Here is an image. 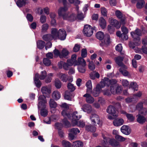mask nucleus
<instances>
[{
    "label": "nucleus",
    "instance_id": "f257e3e1",
    "mask_svg": "<svg viewBox=\"0 0 147 147\" xmlns=\"http://www.w3.org/2000/svg\"><path fill=\"white\" fill-rule=\"evenodd\" d=\"M41 90L43 95H40L39 97L38 107V108H45L47 101L44 95L46 94H49L51 93V87L50 85L43 86L41 88Z\"/></svg>",
    "mask_w": 147,
    "mask_h": 147
},
{
    "label": "nucleus",
    "instance_id": "f03ea898",
    "mask_svg": "<svg viewBox=\"0 0 147 147\" xmlns=\"http://www.w3.org/2000/svg\"><path fill=\"white\" fill-rule=\"evenodd\" d=\"M96 36L99 40H102L104 37V40L100 44L101 46L107 47L110 42L109 35L107 34L104 36V33L102 32L99 31L97 32L96 34Z\"/></svg>",
    "mask_w": 147,
    "mask_h": 147
},
{
    "label": "nucleus",
    "instance_id": "7ed1b4c3",
    "mask_svg": "<svg viewBox=\"0 0 147 147\" xmlns=\"http://www.w3.org/2000/svg\"><path fill=\"white\" fill-rule=\"evenodd\" d=\"M47 73L45 71H42L40 76L37 73L35 74L34 78V81L37 87L39 88L41 85V83L39 80V79H40L41 80H43L45 79Z\"/></svg>",
    "mask_w": 147,
    "mask_h": 147
},
{
    "label": "nucleus",
    "instance_id": "20e7f679",
    "mask_svg": "<svg viewBox=\"0 0 147 147\" xmlns=\"http://www.w3.org/2000/svg\"><path fill=\"white\" fill-rule=\"evenodd\" d=\"M130 34L132 38L134 39V41H136V42L135 43V45H139L140 43V36L142 35L141 30L140 29L137 28L134 31L131 32Z\"/></svg>",
    "mask_w": 147,
    "mask_h": 147
},
{
    "label": "nucleus",
    "instance_id": "39448f33",
    "mask_svg": "<svg viewBox=\"0 0 147 147\" xmlns=\"http://www.w3.org/2000/svg\"><path fill=\"white\" fill-rule=\"evenodd\" d=\"M106 134H102V136L103 139L104 143L105 144L108 142L109 144L112 146L116 147L119 145V142L113 138H109L106 137L105 135Z\"/></svg>",
    "mask_w": 147,
    "mask_h": 147
},
{
    "label": "nucleus",
    "instance_id": "423d86ee",
    "mask_svg": "<svg viewBox=\"0 0 147 147\" xmlns=\"http://www.w3.org/2000/svg\"><path fill=\"white\" fill-rule=\"evenodd\" d=\"M68 7L66 5L60 7L58 10V13L60 17L63 18L64 19L66 18L67 15H68V13L67 12Z\"/></svg>",
    "mask_w": 147,
    "mask_h": 147
},
{
    "label": "nucleus",
    "instance_id": "0eeeda50",
    "mask_svg": "<svg viewBox=\"0 0 147 147\" xmlns=\"http://www.w3.org/2000/svg\"><path fill=\"white\" fill-rule=\"evenodd\" d=\"M117 83V81L116 80L113 79L111 80H109L107 78H105L100 82V84L102 88H104L105 86H108L110 85H115V84Z\"/></svg>",
    "mask_w": 147,
    "mask_h": 147
},
{
    "label": "nucleus",
    "instance_id": "6e6552de",
    "mask_svg": "<svg viewBox=\"0 0 147 147\" xmlns=\"http://www.w3.org/2000/svg\"><path fill=\"white\" fill-rule=\"evenodd\" d=\"M83 32L85 36H90L93 34V29L91 26L86 25L84 26Z\"/></svg>",
    "mask_w": 147,
    "mask_h": 147
},
{
    "label": "nucleus",
    "instance_id": "1a4fd4ad",
    "mask_svg": "<svg viewBox=\"0 0 147 147\" xmlns=\"http://www.w3.org/2000/svg\"><path fill=\"white\" fill-rule=\"evenodd\" d=\"M90 119L92 123L94 125L96 123L100 125L101 124L99 116L96 114H91L90 116Z\"/></svg>",
    "mask_w": 147,
    "mask_h": 147
},
{
    "label": "nucleus",
    "instance_id": "9d476101",
    "mask_svg": "<svg viewBox=\"0 0 147 147\" xmlns=\"http://www.w3.org/2000/svg\"><path fill=\"white\" fill-rule=\"evenodd\" d=\"M71 117L70 118L72 120V123L73 126L76 125L77 121L81 117V115L78 113L77 111L74 112L71 115Z\"/></svg>",
    "mask_w": 147,
    "mask_h": 147
},
{
    "label": "nucleus",
    "instance_id": "9b49d317",
    "mask_svg": "<svg viewBox=\"0 0 147 147\" xmlns=\"http://www.w3.org/2000/svg\"><path fill=\"white\" fill-rule=\"evenodd\" d=\"M110 91L113 94H119L122 91V88L120 86H119L117 85H114L111 86Z\"/></svg>",
    "mask_w": 147,
    "mask_h": 147
},
{
    "label": "nucleus",
    "instance_id": "f8f14e48",
    "mask_svg": "<svg viewBox=\"0 0 147 147\" xmlns=\"http://www.w3.org/2000/svg\"><path fill=\"white\" fill-rule=\"evenodd\" d=\"M58 38L59 39L64 40L65 39L66 36V32L64 29H60L58 31Z\"/></svg>",
    "mask_w": 147,
    "mask_h": 147
},
{
    "label": "nucleus",
    "instance_id": "ddd939ff",
    "mask_svg": "<svg viewBox=\"0 0 147 147\" xmlns=\"http://www.w3.org/2000/svg\"><path fill=\"white\" fill-rule=\"evenodd\" d=\"M102 88L101 86L100 83V84H98L95 88L93 90V95L95 97L98 96L101 92Z\"/></svg>",
    "mask_w": 147,
    "mask_h": 147
},
{
    "label": "nucleus",
    "instance_id": "4468645a",
    "mask_svg": "<svg viewBox=\"0 0 147 147\" xmlns=\"http://www.w3.org/2000/svg\"><path fill=\"white\" fill-rule=\"evenodd\" d=\"M109 22L111 23V25L116 27L117 28H119L121 26V24L118 22L116 20H114L112 18L109 19Z\"/></svg>",
    "mask_w": 147,
    "mask_h": 147
},
{
    "label": "nucleus",
    "instance_id": "2eb2a0df",
    "mask_svg": "<svg viewBox=\"0 0 147 147\" xmlns=\"http://www.w3.org/2000/svg\"><path fill=\"white\" fill-rule=\"evenodd\" d=\"M107 111L108 113L113 115V116H115V118H116L118 116L117 115H114L115 113L116 112V110L115 107L113 106H109L107 108Z\"/></svg>",
    "mask_w": 147,
    "mask_h": 147
},
{
    "label": "nucleus",
    "instance_id": "dca6fc26",
    "mask_svg": "<svg viewBox=\"0 0 147 147\" xmlns=\"http://www.w3.org/2000/svg\"><path fill=\"white\" fill-rule=\"evenodd\" d=\"M121 131L123 134L126 135H128L131 132L129 127L126 125H123L121 127Z\"/></svg>",
    "mask_w": 147,
    "mask_h": 147
},
{
    "label": "nucleus",
    "instance_id": "f3484780",
    "mask_svg": "<svg viewBox=\"0 0 147 147\" xmlns=\"http://www.w3.org/2000/svg\"><path fill=\"white\" fill-rule=\"evenodd\" d=\"M51 35L52 39L55 40L58 38V31L57 29L53 28L51 29Z\"/></svg>",
    "mask_w": 147,
    "mask_h": 147
},
{
    "label": "nucleus",
    "instance_id": "a211bd4d",
    "mask_svg": "<svg viewBox=\"0 0 147 147\" xmlns=\"http://www.w3.org/2000/svg\"><path fill=\"white\" fill-rule=\"evenodd\" d=\"M82 109L84 112L88 113H91L92 110V106L88 104L84 105Z\"/></svg>",
    "mask_w": 147,
    "mask_h": 147
},
{
    "label": "nucleus",
    "instance_id": "6ab92c4d",
    "mask_svg": "<svg viewBox=\"0 0 147 147\" xmlns=\"http://www.w3.org/2000/svg\"><path fill=\"white\" fill-rule=\"evenodd\" d=\"M124 122V120L122 119H117L113 121V123L115 126L118 127L122 125Z\"/></svg>",
    "mask_w": 147,
    "mask_h": 147
},
{
    "label": "nucleus",
    "instance_id": "aec40b11",
    "mask_svg": "<svg viewBox=\"0 0 147 147\" xmlns=\"http://www.w3.org/2000/svg\"><path fill=\"white\" fill-rule=\"evenodd\" d=\"M76 65L86 66V63L85 61L82 57L79 58L78 60L75 62Z\"/></svg>",
    "mask_w": 147,
    "mask_h": 147
},
{
    "label": "nucleus",
    "instance_id": "412c9836",
    "mask_svg": "<svg viewBox=\"0 0 147 147\" xmlns=\"http://www.w3.org/2000/svg\"><path fill=\"white\" fill-rule=\"evenodd\" d=\"M69 54V52L67 49L63 48L61 52V54L59 55V57L60 58H67V56Z\"/></svg>",
    "mask_w": 147,
    "mask_h": 147
},
{
    "label": "nucleus",
    "instance_id": "4be33fe9",
    "mask_svg": "<svg viewBox=\"0 0 147 147\" xmlns=\"http://www.w3.org/2000/svg\"><path fill=\"white\" fill-rule=\"evenodd\" d=\"M138 86L136 82H131L130 84L129 90H131V92H133L135 90H137Z\"/></svg>",
    "mask_w": 147,
    "mask_h": 147
},
{
    "label": "nucleus",
    "instance_id": "5701e85b",
    "mask_svg": "<svg viewBox=\"0 0 147 147\" xmlns=\"http://www.w3.org/2000/svg\"><path fill=\"white\" fill-rule=\"evenodd\" d=\"M52 97L55 100H57L61 97V95L59 92L57 90L54 91L52 94Z\"/></svg>",
    "mask_w": 147,
    "mask_h": 147
},
{
    "label": "nucleus",
    "instance_id": "b1692460",
    "mask_svg": "<svg viewBox=\"0 0 147 147\" xmlns=\"http://www.w3.org/2000/svg\"><path fill=\"white\" fill-rule=\"evenodd\" d=\"M58 65L60 68H63L65 70H67L68 69V67L69 66L67 63H66L62 61L59 62L58 63Z\"/></svg>",
    "mask_w": 147,
    "mask_h": 147
},
{
    "label": "nucleus",
    "instance_id": "393cba45",
    "mask_svg": "<svg viewBox=\"0 0 147 147\" xmlns=\"http://www.w3.org/2000/svg\"><path fill=\"white\" fill-rule=\"evenodd\" d=\"M83 96L86 97V100L87 103H92L94 102V98L90 94L87 93L84 94Z\"/></svg>",
    "mask_w": 147,
    "mask_h": 147
},
{
    "label": "nucleus",
    "instance_id": "a878e982",
    "mask_svg": "<svg viewBox=\"0 0 147 147\" xmlns=\"http://www.w3.org/2000/svg\"><path fill=\"white\" fill-rule=\"evenodd\" d=\"M99 24L102 28H105L107 25L105 20L103 18H100L99 20Z\"/></svg>",
    "mask_w": 147,
    "mask_h": 147
},
{
    "label": "nucleus",
    "instance_id": "bb28decb",
    "mask_svg": "<svg viewBox=\"0 0 147 147\" xmlns=\"http://www.w3.org/2000/svg\"><path fill=\"white\" fill-rule=\"evenodd\" d=\"M58 77L63 82H66L68 80V76L67 74L63 73H59L58 74Z\"/></svg>",
    "mask_w": 147,
    "mask_h": 147
},
{
    "label": "nucleus",
    "instance_id": "cd10ccee",
    "mask_svg": "<svg viewBox=\"0 0 147 147\" xmlns=\"http://www.w3.org/2000/svg\"><path fill=\"white\" fill-rule=\"evenodd\" d=\"M145 2L144 0H138L136 6L138 9H141L144 6Z\"/></svg>",
    "mask_w": 147,
    "mask_h": 147
},
{
    "label": "nucleus",
    "instance_id": "c85d7f7f",
    "mask_svg": "<svg viewBox=\"0 0 147 147\" xmlns=\"http://www.w3.org/2000/svg\"><path fill=\"white\" fill-rule=\"evenodd\" d=\"M137 116L138 117L137 118V121L139 123L142 124L146 121V119L144 116L141 115L140 114H139Z\"/></svg>",
    "mask_w": 147,
    "mask_h": 147
},
{
    "label": "nucleus",
    "instance_id": "c756f323",
    "mask_svg": "<svg viewBox=\"0 0 147 147\" xmlns=\"http://www.w3.org/2000/svg\"><path fill=\"white\" fill-rule=\"evenodd\" d=\"M76 18V16L75 14L74 13L70 14L68 13V15H67L66 18H65V20L73 21Z\"/></svg>",
    "mask_w": 147,
    "mask_h": 147
},
{
    "label": "nucleus",
    "instance_id": "7c9ffc66",
    "mask_svg": "<svg viewBox=\"0 0 147 147\" xmlns=\"http://www.w3.org/2000/svg\"><path fill=\"white\" fill-rule=\"evenodd\" d=\"M78 5H75L76 6V10L77 13H78L77 16H76V18L80 19L82 20L84 18L83 14L82 13L79 11V7Z\"/></svg>",
    "mask_w": 147,
    "mask_h": 147
},
{
    "label": "nucleus",
    "instance_id": "2f4dec72",
    "mask_svg": "<svg viewBox=\"0 0 147 147\" xmlns=\"http://www.w3.org/2000/svg\"><path fill=\"white\" fill-rule=\"evenodd\" d=\"M86 85L87 88V92L88 93L91 92H92L91 90L92 88L91 81L90 80H88L86 82Z\"/></svg>",
    "mask_w": 147,
    "mask_h": 147
},
{
    "label": "nucleus",
    "instance_id": "473e14b6",
    "mask_svg": "<svg viewBox=\"0 0 147 147\" xmlns=\"http://www.w3.org/2000/svg\"><path fill=\"white\" fill-rule=\"evenodd\" d=\"M123 57H118L115 58V61L116 63L120 66H123L122 61Z\"/></svg>",
    "mask_w": 147,
    "mask_h": 147
},
{
    "label": "nucleus",
    "instance_id": "72a5a7b5",
    "mask_svg": "<svg viewBox=\"0 0 147 147\" xmlns=\"http://www.w3.org/2000/svg\"><path fill=\"white\" fill-rule=\"evenodd\" d=\"M90 76L91 79L94 80L96 78H99L100 77V74L98 72L94 71L92 72L90 74Z\"/></svg>",
    "mask_w": 147,
    "mask_h": 147
},
{
    "label": "nucleus",
    "instance_id": "f704fd0d",
    "mask_svg": "<svg viewBox=\"0 0 147 147\" xmlns=\"http://www.w3.org/2000/svg\"><path fill=\"white\" fill-rule=\"evenodd\" d=\"M71 93V92H70L68 91H66L64 96L65 99L68 100H71L72 98L74 97Z\"/></svg>",
    "mask_w": 147,
    "mask_h": 147
},
{
    "label": "nucleus",
    "instance_id": "c9c22d12",
    "mask_svg": "<svg viewBox=\"0 0 147 147\" xmlns=\"http://www.w3.org/2000/svg\"><path fill=\"white\" fill-rule=\"evenodd\" d=\"M45 43L44 41L40 40L37 42V46L38 48L40 49H42L45 47Z\"/></svg>",
    "mask_w": 147,
    "mask_h": 147
},
{
    "label": "nucleus",
    "instance_id": "e433bc0d",
    "mask_svg": "<svg viewBox=\"0 0 147 147\" xmlns=\"http://www.w3.org/2000/svg\"><path fill=\"white\" fill-rule=\"evenodd\" d=\"M83 144L80 141H77L73 143L72 147H82Z\"/></svg>",
    "mask_w": 147,
    "mask_h": 147
},
{
    "label": "nucleus",
    "instance_id": "4c0bfd02",
    "mask_svg": "<svg viewBox=\"0 0 147 147\" xmlns=\"http://www.w3.org/2000/svg\"><path fill=\"white\" fill-rule=\"evenodd\" d=\"M16 4L19 7H20L26 5V2L24 0H18L17 1Z\"/></svg>",
    "mask_w": 147,
    "mask_h": 147
},
{
    "label": "nucleus",
    "instance_id": "58836bf2",
    "mask_svg": "<svg viewBox=\"0 0 147 147\" xmlns=\"http://www.w3.org/2000/svg\"><path fill=\"white\" fill-rule=\"evenodd\" d=\"M50 107L51 108H55L57 106L56 103L53 99H51L49 102Z\"/></svg>",
    "mask_w": 147,
    "mask_h": 147
},
{
    "label": "nucleus",
    "instance_id": "ea45409f",
    "mask_svg": "<svg viewBox=\"0 0 147 147\" xmlns=\"http://www.w3.org/2000/svg\"><path fill=\"white\" fill-rule=\"evenodd\" d=\"M86 128L87 130L92 132H94L96 131V128L90 125H86Z\"/></svg>",
    "mask_w": 147,
    "mask_h": 147
},
{
    "label": "nucleus",
    "instance_id": "a19ab883",
    "mask_svg": "<svg viewBox=\"0 0 147 147\" xmlns=\"http://www.w3.org/2000/svg\"><path fill=\"white\" fill-rule=\"evenodd\" d=\"M55 84L56 87L57 88H60L61 86V84L59 80L56 79L55 81Z\"/></svg>",
    "mask_w": 147,
    "mask_h": 147
},
{
    "label": "nucleus",
    "instance_id": "79ce46f5",
    "mask_svg": "<svg viewBox=\"0 0 147 147\" xmlns=\"http://www.w3.org/2000/svg\"><path fill=\"white\" fill-rule=\"evenodd\" d=\"M68 90L70 92L74 91L75 90V87L74 84L71 83H69L67 86Z\"/></svg>",
    "mask_w": 147,
    "mask_h": 147
},
{
    "label": "nucleus",
    "instance_id": "37998d69",
    "mask_svg": "<svg viewBox=\"0 0 147 147\" xmlns=\"http://www.w3.org/2000/svg\"><path fill=\"white\" fill-rule=\"evenodd\" d=\"M43 39L46 41L51 40L52 39L51 34H48L44 35L42 37Z\"/></svg>",
    "mask_w": 147,
    "mask_h": 147
},
{
    "label": "nucleus",
    "instance_id": "c03bdc74",
    "mask_svg": "<svg viewBox=\"0 0 147 147\" xmlns=\"http://www.w3.org/2000/svg\"><path fill=\"white\" fill-rule=\"evenodd\" d=\"M67 110L63 109L62 112L61 114L65 117L70 118V114L67 111Z\"/></svg>",
    "mask_w": 147,
    "mask_h": 147
},
{
    "label": "nucleus",
    "instance_id": "a18cd8bd",
    "mask_svg": "<svg viewBox=\"0 0 147 147\" xmlns=\"http://www.w3.org/2000/svg\"><path fill=\"white\" fill-rule=\"evenodd\" d=\"M62 144L64 147H71V144L68 141L63 140L62 142Z\"/></svg>",
    "mask_w": 147,
    "mask_h": 147
},
{
    "label": "nucleus",
    "instance_id": "49530a36",
    "mask_svg": "<svg viewBox=\"0 0 147 147\" xmlns=\"http://www.w3.org/2000/svg\"><path fill=\"white\" fill-rule=\"evenodd\" d=\"M86 66L79 65L78 67V69L79 71L81 73H84L85 72L86 69L85 67Z\"/></svg>",
    "mask_w": 147,
    "mask_h": 147
},
{
    "label": "nucleus",
    "instance_id": "de8ad7c7",
    "mask_svg": "<svg viewBox=\"0 0 147 147\" xmlns=\"http://www.w3.org/2000/svg\"><path fill=\"white\" fill-rule=\"evenodd\" d=\"M115 138L117 141L119 142H123L126 140L125 138L119 135L115 136Z\"/></svg>",
    "mask_w": 147,
    "mask_h": 147
},
{
    "label": "nucleus",
    "instance_id": "09e8293b",
    "mask_svg": "<svg viewBox=\"0 0 147 147\" xmlns=\"http://www.w3.org/2000/svg\"><path fill=\"white\" fill-rule=\"evenodd\" d=\"M101 14L104 16H107V11L106 8L104 7H102L100 8Z\"/></svg>",
    "mask_w": 147,
    "mask_h": 147
},
{
    "label": "nucleus",
    "instance_id": "8fccbe9b",
    "mask_svg": "<svg viewBox=\"0 0 147 147\" xmlns=\"http://www.w3.org/2000/svg\"><path fill=\"white\" fill-rule=\"evenodd\" d=\"M126 116L128 120L130 121H133L135 119L134 117L132 114L129 113L127 114Z\"/></svg>",
    "mask_w": 147,
    "mask_h": 147
},
{
    "label": "nucleus",
    "instance_id": "3c124183",
    "mask_svg": "<svg viewBox=\"0 0 147 147\" xmlns=\"http://www.w3.org/2000/svg\"><path fill=\"white\" fill-rule=\"evenodd\" d=\"M43 61L44 64L47 66L50 65L51 63L50 60L47 58H44Z\"/></svg>",
    "mask_w": 147,
    "mask_h": 147
},
{
    "label": "nucleus",
    "instance_id": "603ef678",
    "mask_svg": "<svg viewBox=\"0 0 147 147\" xmlns=\"http://www.w3.org/2000/svg\"><path fill=\"white\" fill-rule=\"evenodd\" d=\"M49 25L47 24H43L42 26V32H45L47 31L49 28Z\"/></svg>",
    "mask_w": 147,
    "mask_h": 147
},
{
    "label": "nucleus",
    "instance_id": "864d4df0",
    "mask_svg": "<svg viewBox=\"0 0 147 147\" xmlns=\"http://www.w3.org/2000/svg\"><path fill=\"white\" fill-rule=\"evenodd\" d=\"M119 71L124 76H127L128 75V72L122 67L119 69Z\"/></svg>",
    "mask_w": 147,
    "mask_h": 147
},
{
    "label": "nucleus",
    "instance_id": "5fc2aeb1",
    "mask_svg": "<svg viewBox=\"0 0 147 147\" xmlns=\"http://www.w3.org/2000/svg\"><path fill=\"white\" fill-rule=\"evenodd\" d=\"M53 76V74L52 73H50L48 75L46 79L45 82L46 83H49L50 82L52 79V77Z\"/></svg>",
    "mask_w": 147,
    "mask_h": 147
},
{
    "label": "nucleus",
    "instance_id": "6e6d98bb",
    "mask_svg": "<svg viewBox=\"0 0 147 147\" xmlns=\"http://www.w3.org/2000/svg\"><path fill=\"white\" fill-rule=\"evenodd\" d=\"M139 114L146 115L147 114V109L145 108H143L139 110Z\"/></svg>",
    "mask_w": 147,
    "mask_h": 147
},
{
    "label": "nucleus",
    "instance_id": "4d7b16f0",
    "mask_svg": "<svg viewBox=\"0 0 147 147\" xmlns=\"http://www.w3.org/2000/svg\"><path fill=\"white\" fill-rule=\"evenodd\" d=\"M85 122L82 121L80 120L78 122V121H77L76 125H77V126L80 127H83L85 126Z\"/></svg>",
    "mask_w": 147,
    "mask_h": 147
},
{
    "label": "nucleus",
    "instance_id": "13d9d810",
    "mask_svg": "<svg viewBox=\"0 0 147 147\" xmlns=\"http://www.w3.org/2000/svg\"><path fill=\"white\" fill-rule=\"evenodd\" d=\"M88 67L91 70H93L95 69V65L93 61L90 62L88 65Z\"/></svg>",
    "mask_w": 147,
    "mask_h": 147
},
{
    "label": "nucleus",
    "instance_id": "bf43d9fd",
    "mask_svg": "<svg viewBox=\"0 0 147 147\" xmlns=\"http://www.w3.org/2000/svg\"><path fill=\"white\" fill-rule=\"evenodd\" d=\"M69 2L71 4H73L75 5H79L80 3V1L79 0H68Z\"/></svg>",
    "mask_w": 147,
    "mask_h": 147
},
{
    "label": "nucleus",
    "instance_id": "052dcab7",
    "mask_svg": "<svg viewBox=\"0 0 147 147\" xmlns=\"http://www.w3.org/2000/svg\"><path fill=\"white\" fill-rule=\"evenodd\" d=\"M87 54V50L86 49H83L81 51V56L82 57L84 58L86 57Z\"/></svg>",
    "mask_w": 147,
    "mask_h": 147
},
{
    "label": "nucleus",
    "instance_id": "680f3d73",
    "mask_svg": "<svg viewBox=\"0 0 147 147\" xmlns=\"http://www.w3.org/2000/svg\"><path fill=\"white\" fill-rule=\"evenodd\" d=\"M48 112L47 110L45 109H42L40 112L41 115L43 117H46L47 115Z\"/></svg>",
    "mask_w": 147,
    "mask_h": 147
},
{
    "label": "nucleus",
    "instance_id": "e2e57ef3",
    "mask_svg": "<svg viewBox=\"0 0 147 147\" xmlns=\"http://www.w3.org/2000/svg\"><path fill=\"white\" fill-rule=\"evenodd\" d=\"M121 30L123 34H126L128 32L127 28L124 26H123L121 27Z\"/></svg>",
    "mask_w": 147,
    "mask_h": 147
},
{
    "label": "nucleus",
    "instance_id": "0e129e2a",
    "mask_svg": "<svg viewBox=\"0 0 147 147\" xmlns=\"http://www.w3.org/2000/svg\"><path fill=\"white\" fill-rule=\"evenodd\" d=\"M69 104H67L66 103L64 102L62 104L61 107L62 108L64 109H63L68 110L69 109Z\"/></svg>",
    "mask_w": 147,
    "mask_h": 147
},
{
    "label": "nucleus",
    "instance_id": "69168bd1",
    "mask_svg": "<svg viewBox=\"0 0 147 147\" xmlns=\"http://www.w3.org/2000/svg\"><path fill=\"white\" fill-rule=\"evenodd\" d=\"M71 133L74 134H77L80 133V130L77 128H73L70 130Z\"/></svg>",
    "mask_w": 147,
    "mask_h": 147
},
{
    "label": "nucleus",
    "instance_id": "338daca9",
    "mask_svg": "<svg viewBox=\"0 0 147 147\" xmlns=\"http://www.w3.org/2000/svg\"><path fill=\"white\" fill-rule=\"evenodd\" d=\"M75 62L76 61H73L71 59H68L67 61V62L69 66H71L73 65L76 66V65H75Z\"/></svg>",
    "mask_w": 147,
    "mask_h": 147
},
{
    "label": "nucleus",
    "instance_id": "774afa93",
    "mask_svg": "<svg viewBox=\"0 0 147 147\" xmlns=\"http://www.w3.org/2000/svg\"><path fill=\"white\" fill-rule=\"evenodd\" d=\"M115 14L116 16L119 18H121L122 17V13L119 10L116 11Z\"/></svg>",
    "mask_w": 147,
    "mask_h": 147
}]
</instances>
